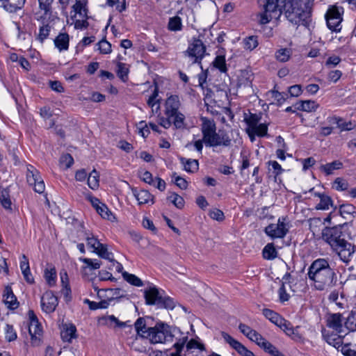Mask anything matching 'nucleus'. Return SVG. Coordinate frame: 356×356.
Listing matches in <instances>:
<instances>
[{
    "label": "nucleus",
    "mask_w": 356,
    "mask_h": 356,
    "mask_svg": "<svg viewBox=\"0 0 356 356\" xmlns=\"http://www.w3.org/2000/svg\"><path fill=\"white\" fill-rule=\"evenodd\" d=\"M259 122V118L258 115L255 114H252L248 119H246V122L248 125V129H252L255 126L258 124Z\"/></svg>",
    "instance_id": "obj_62"
},
{
    "label": "nucleus",
    "mask_w": 356,
    "mask_h": 356,
    "mask_svg": "<svg viewBox=\"0 0 356 356\" xmlns=\"http://www.w3.org/2000/svg\"><path fill=\"white\" fill-rule=\"evenodd\" d=\"M323 335L325 340L329 345L332 346L336 348L342 347L343 341L341 335H339L337 334H327L324 332H323Z\"/></svg>",
    "instance_id": "obj_23"
},
{
    "label": "nucleus",
    "mask_w": 356,
    "mask_h": 356,
    "mask_svg": "<svg viewBox=\"0 0 356 356\" xmlns=\"http://www.w3.org/2000/svg\"><path fill=\"white\" fill-rule=\"evenodd\" d=\"M172 117H168V116H166L165 118L163 116L159 115L158 116V122L163 128L169 129L172 124Z\"/></svg>",
    "instance_id": "obj_57"
},
{
    "label": "nucleus",
    "mask_w": 356,
    "mask_h": 356,
    "mask_svg": "<svg viewBox=\"0 0 356 356\" xmlns=\"http://www.w3.org/2000/svg\"><path fill=\"white\" fill-rule=\"evenodd\" d=\"M50 26L47 25L42 26L40 28L39 33L38 35L37 39L40 42H43V41L48 37L50 31Z\"/></svg>",
    "instance_id": "obj_54"
},
{
    "label": "nucleus",
    "mask_w": 356,
    "mask_h": 356,
    "mask_svg": "<svg viewBox=\"0 0 356 356\" xmlns=\"http://www.w3.org/2000/svg\"><path fill=\"white\" fill-rule=\"evenodd\" d=\"M58 305L57 297L52 291H47L41 298V307L46 313L53 312Z\"/></svg>",
    "instance_id": "obj_13"
},
{
    "label": "nucleus",
    "mask_w": 356,
    "mask_h": 356,
    "mask_svg": "<svg viewBox=\"0 0 356 356\" xmlns=\"http://www.w3.org/2000/svg\"><path fill=\"white\" fill-rule=\"evenodd\" d=\"M96 211L104 219L111 221H113L115 219L113 214L104 203H102Z\"/></svg>",
    "instance_id": "obj_32"
},
{
    "label": "nucleus",
    "mask_w": 356,
    "mask_h": 356,
    "mask_svg": "<svg viewBox=\"0 0 356 356\" xmlns=\"http://www.w3.org/2000/svg\"><path fill=\"white\" fill-rule=\"evenodd\" d=\"M181 164L184 167V170L189 172H194L198 169L199 163L195 159H186L185 158H180Z\"/></svg>",
    "instance_id": "obj_27"
},
{
    "label": "nucleus",
    "mask_w": 356,
    "mask_h": 356,
    "mask_svg": "<svg viewBox=\"0 0 356 356\" xmlns=\"http://www.w3.org/2000/svg\"><path fill=\"white\" fill-rule=\"evenodd\" d=\"M6 339L8 341H14L17 339V334L12 325L7 324L5 327Z\"/></svg>",
    "instance_id": "obj_55"
},
{
    "label": "nucleus",
    "mask_w": 356,
    "mask_h": 356,
    "mask_svg": "<svg viewBox=\"0 0 356 356\" xmlns=\"http://www.w3.org/2000/svg\"><path fill=\"white\" fill-rule=\"evenodd\" d=\"M159 96V90L157 87H155L152 94L149 97L147 103L149 107L152 108V112L153 113H157L160 110V99H158Z\"/></svg>",
    "instance_id": "obj_21"
},
{
    "label": "nucleus",
    "mask_w": 356,
    "mask_h": 356,
    "mask_svg": "<svg viewBox=\"0 0 356 356\" xmlns=\"http://www.w3.org/2000/svg\"><path fill=\"white\" fill-rule=\"evenodd\" d=\"M98 49L102 54H110L111 52V44L106 40H102L97 43Z\"/></svg>",
    "instance_id": "obj_53"
},
{
    "label": "nucleus",
    "mask_w": 356,
    "mask_h": 356,
    "mask_svg": "<svg viewBox=\"0 0 356 356\" xmlns=\"http://www.w3.org/2000/svg\"><path fill=\"white\" fill-rule=\"evenodd\" d=\"M343 8L337 6H331L325 14V19L328 29L334 32H339L341 29L342 15Z\"/></svg>",
    "instance_id": "obj_7"
},
{
    "label": "nucleus",
    "mask_w": 356,
    "mask_h": 356,
    "mask_svg": "<svg viewBox=\"0 0 356 356\" xmlns=\"http://www.w3.org/2000/svg\"><path fill=\"white\" fill-rule=\"evenodd\" d=\"M88 185L92 190H95L99 187V174L95 170H93L89 175Z\"/></svg>",
    "instance_id": "obj_36"
},
{
    "label": "nucleus",
    "mask_w": 356,
    "mask_h": 356,
    "mask_svg": "<svg viewBox=\"0 0 356 356\" xmlns=\"http://www.w3.org/2000/svg\"><path fill=\"white\" fill-rule=\"evenodd\" d=\"M341 350L346 356H356V344L351 343L343 344Z\"/></svg>",
    "instance_id": "obj_41"
},
{
    "label": "nucleus",
    "mask_w": 356,
    "mask_h": 356,
    "mask_svg": "<svg viewBox=\"0 0 356 356\" xmlns=\"http://www.w3.org/2000/svg\"><path fill=\"white\" fill-rule=\"evenodd\" d=\"M209 216L216 220L222 221L225 218L223 212L218 209H213L209 211Z\"/></svg>",
    "instance_id": "obj_60"
},
{
    "label": "nucleus",
    "mask_w": 356,
    "mask_h": 356,
    "mask_svg": "<svg viewBox=\"0 0 356 356\" xmlns=\"http://www.w3.org/2000/svg\"><path fill=\"white\" fill-rule=\"evenodd\" d=\"M280 329H282L288 336H292V333H293V327L291 325V323L282 318V321L280 324L277 325Z\"/></svg>",
    "instance_id": "obj_52"
},
{
    "label": "nucleus",
    "mask_w": 356,
    "mask_h": 356,
    "mask_svg": "<svg viewBox=\"0 0 356 356\" xmlns=\"http://www.w3.org/2000/svg\"><path fill=\"white\" fill-rule=\"evenodd\" d=\"M144 296L146 303L151 305H159L162 297L159 289L155 286L146 289L144 292Z\"/></svg>",
    "instance_id": "obj_18"
},
{
    "label": "nucleus",
    "mask_w": 356,
    "mask_h": 356,
    "mask_svg": "<svg viewBox=\"0 0 356 356\" xmlns=\"http://www.w3.org/2000/svg\"><path fill=\"white\" fill-rule=\"evenodd\" d=\"M168 199L170 200L173 204L178 209H181L184 205V200L182 197L175 193H172Z\"/></svg>",
    "instance_id": "obj_48"
},
{
    "label": "nucleus",
    "mask_w": 356,
    "mask_h": 356,
    "mask_svg": "<svg viewBox=\"0 0 356 356\" xmlns=\"http://www.w3.org/2000/svg\"><path fill=\"white\" fill-rule=\"evenodd\" d=\"M172 117H168V116H166L165 118L163 116L159 115L158 116V122L163 128L169 129L172 124Z\"/></svg>",
    "instance_id": "obj_58"
},
{
    "label": "nucleus",
    "mask_w": 356,
    "mask_h": 356,
    "mask_svg": "<svg viewBox=\"0 0 356 356\" xmlns=\"http://www.w3.org/2000/svg\"><path fill=\"white\" fill-rule=\"evenodd\" d=\"M118 67V76L120 78V79L125 82L128 79V73L129 69L125 63H119L117 65Z\"/></svg>",
    "instance_id": "obj_40"
},
{
    "label": "nucleus",
    "mask_w": 356,
    "mask_h": 356,
    "mask_svg": "<svg viewBox=\"0 0 356 356\" xmlns=\"http://www.w3.org/2000/svg\"><path fill=\"white\" fill-rule=\"evenodd\" d=\"M313 0H286L284 10L288 20L296 25L307 24Z\"/></svg>",
    "instance_id": "obj_4"
},
{
    "label": "nucleus",
    "mask_w": 356,
    "mask_h": 356,
    "mask_svg": "<svg viewBox=\"0 0 356 356\" xmlns=\"http://www.w3.org/2000/svg\"><path fill=\"white\" fill-rule=\"evenodd\" d=\"M123 278L131 284L136 286H141L143 285L142 280L135 275L130 274L127 272L122 273Z\"/></svg>",
    "instance_id": "obj_37"
},
{
    "label": "nucleus",
    "mask_w": 356,
    "mask_h": 356,
    "mask_svg": "<svg viewBox=\"0 0 356 356\" xmlns=\"http://www.w3.org/2000/svg\"><path fill=\"white\" fill-rule=\"evenodd\" d=\"M279 0H259L263 11L259 14V23L266 24L273 19H277L280 15V10L278 6Z\"/></svg>",
    "instance_id": "obj_6"
},
{
    "label": "nucleus",
    "mask_w": 356,
    "mask_h": 356,
    "mask_svg": "<svg viewBox=\"0 0 356 356\" xmlns=\"http://www.w3.org/2000/svg\"><path fill=\"white\" fill-rule=\"evenodd\" d=\"M181 106L179 98L177 95H170L165 100L164 107V113L168 117H172L173 115L179 113V109Z\"/></svg>",
    "instance_id": "obj_14"
},
{
    "label": "nucleus",
    "mask_w": 356,
    "mask_h": 356,
    "mask_svg": "<svg viewBox=\"0 0 356 356\" xmlns=\"http://www.w3.org/2000/svg\"><path fill=\"white\" fill-rule=\"evenodd\" d=\"M94 252L102 258L112 261L113 254L108 251L107 247L104 244L100 243L98 246H97V250Z\"/></svg>",
    "instance_id": "obj_33"
},
{
    "label": "nucleus",
    "mask_w": 356,
    "mask_h": 356,
    "mask_svg": "<svg viewBox=\"0 0 356 356\" xmlns=\"http://www.w3.org/2000/svg\"><path fill=\"white\" fill-rule=\"evenodd\" d=\"M254 342L271 356H285L281 352H280L275 346L264 339L260 334Z\"/></svg>",
    "instance_id": "obj_15"
},
{
    "label": "nucleus",
    "mask_w": 356,
    "mask_h": 356,
    "mask_svg": "<svg viewBox=\"0 0 356 356\" xmlns=\"http://www.w3.org/2000/svg\"><path fill=\"white\" fill-rule=\"evenodd\" d=\"M105 293L109 298H113V301L116 299L124 296L123 291L120 289H105Z\"/></svg>",
    "instance_id": "obj_51"
},
{
    "label": "nucleus",
    "mask_w": 356,
    "mask_h": 356,
    "mask_svg": "<svg viewBox=\"0 0 356 356\" xmlns=\"http://www.w3.org/2000/svg\"><path fill=\"white\" fill-rule=\"evenodd\" d=\"M205 50V46L202 40L195 39L193 42L189 44L185 54L192 59L193 63H199L204 56Z\"/></svg>",
    "instance_id": "obj_9"
},
{
    "label": "nucleus",
    "mask_w": 356,
    "mask_h": 356,
    "mask_svg": "<svg viewBox=\"0 0 356 356\" xmlns=\"http://www.w3.org/2000/svg\"><path fill=\"white\" fill-rule=\"evenodd\" d=\"M28 315L30 320L29 332L31 337L32 343L36 346L39 344L40 340V337L42 333L41 325L33 310H29Z\"/></svg>",
    "instance_id": "obj_10"
},
{
    "label": "nucleus",
    "mask_w": 356,
    "mask_h": 356,
    "mask_svg": "<svg viewBox=\"0 0 356 356\" xmlns=\"http://www.w3.org/2000/svg\"><path fill=\"white\" fill-rule=\"evenodd\" d=\"M81 260L87 265L86 267L83 268L82 272L83 275H86L88 270L98 269L101 266V262L96 259L93 260L91 259L83 258L81 259Z\"/></svg>",
    "instance_id": "obj_28"
},
{
    "label": "nucleus",
    "mask_w": 356,
    "mask_h": 356,
    "mask_svg": "<svg viewBox=\"0 0 356 356\" xmlns=\"http://www.w3.org/2000/svg\"><path fill=\"white\" fill-rule=\"evenodd\" d=\"M168 29L170 31H179L181 29V21L179 17H174L170 19Z\"/></svg>",
    "instance_id": "obj_44"
},
{
    "label": "nucleus",
    "mask_w": 356,
    "mask_h": 356,
    "mask_svg": "<svg viewBox=\"0 0 356 356\" xmlns=\"http://www.w3.org/2000/svg\"><path fill=\"white\" fill-rule=\"evenodd\" d=\"M98 323L102 326H107L112 328L125 327L127 322H122L118 320L115 316H103L98 319Z\"/></svg>",
    "instance_id": "obj_16"
},
{
    "label": "nucleus",
    "mask_w": 356,
    "mask_h": 356,
    "mask_svg": "<svg viewBox=\"0 0 356 356\" xmlns=\"http://www.w3.org/2000/svg\"><path fill=\"white\" fill-rule=\"evenodd\" d=\"M146 338L152 343H174L172 346L176 351L171 353V356H181L180 353L188 341L187 333H184L179 328L170 327L163 323H156L154 327H148Z\"/></svg>",
    "instance_id": "obj_1"
},
{
    "label": "nucleus",
    "mask_w": 356,
    "mask_h": 356,
    "mask_svg": "<svg viewBox=\"0 0 356 356\" xmlns=\"http://www.w3.org/2000/svg\"><path fill=\"white\" fill-rule=\"evenodd\" d=\"M341 75L342 73L340 70H332L329 72L327 79L330 81L335 83L341 78Z\"/></svg>",
    "instance_id": "obj_64"
},
{
    "label": "nucleus",
    "mask_w": 356,
    "mask_h": 356,
    "mask_svg": "<svg viewBox=\"0 0 356 356\" xmlns=\"http://www.w3.org/2000/svg\"><path fill=\"white\" fill-rule=\"evenodd\" d=\"M263 314L265 317L269 319L272 323H275L276 325L277 324H280L282 321V318L274 311L269 309H263Z\"/></svg>",
    "instance_id": "obj_30"
},
{
    "label": "nucleus",
    "mask_w": 356,
    "mask_h": 356,
    "mask_svg": "<svg viewBox=\"0 0 356 356\" xmlns=\"http://www.w3.org/2000/svg\"><path fill=\"white\" fill-rule=\"evenodd\" d=\"M158 306L168 309H172L175 306V302L170 297L162 296Z\"/></svg>",
    "instance_id": "obj_50"
},
{
    "label": "nucleus",
    "mask_w": 356,
    "mask_h": 356,
    "mask_svg": "<svg viewBox=\"0 0 356 356\" xmlns=\"http://www.w3.org/2000/svg\"><path fill=\"white\" fill-rule=\"evenodd\" d=\"M0 202L5 209H10L12 202L8 185H6V188H0Z\"/></svg>",
    "instance_id": "obj_24"
},
{
    "label": "nucleus",
    "mask_w": 356,
    "mask_h": 356,
    "mask_svg": "<svg viewBox=\"0 0 356 356\" xmlns=\"http://www.w3.org/2000/svg\"><path fill=\"white\" fill-rule=\"evenodd\" d=\"M258 44L257 36H249L244 40L245 48L247 49L252 50L258 46Z\"/></svg>",
    "instance_id": "obj_43"
},
{
    "label": "nucleus",
    "mask_w": 356,
    "mask_h": 356,
    "mask_svg": "<svg viewBox=\"0 0 356 356\" xmlns=\"http://www.w3.org/2000/svg\"><path fill=\"white\" fill-rule=\"evenodd\" d=\"M76 327L73 325L63 326L60 332L61 338L64 341L70 342L72 339L76 338Z\"/></svg>",
    "instance_id": "obj_22"
},
{
    "label": "nucleus",
    "mask_w": 356,
    "mask_h": 356,
    "mask_svg": "<svg viewBox=\"0 0 356 356\" xmlns=\"http://www.w3.org/2000/svg\"><path fill=\"white\" fill-rule=\"evenodd\" d=\"M3 296V302L8 309H15L19 307V302L10 286H6Z\"/></svg>",
    "instance_id": "obj_19"
},
{
    "label": "nucleus",
    "mask_w": 356,
    "mask_h": 356,
    "mask_svg": "<svg viewBox=\"0 0 356 356\" xmlns=\"http://www.w3.org/2000/svg\"><path fill=\"white\" fill-rule=\"evenodd\" d=\"M201 121L202 140L206 146L217 147L222 145L228 147L231 145L232 140L227 134H220L216 132V126L213 120L202 117Z\"/></svg>",
    "instance_id": "obj_5"
},
{
    "label": "nucleus",
    "mask_w": 356,
    "mask_h": 356,
    "mask_svg": "<svg viewBox=\"0 0 356 356\" xmlns=\"http://www.w3.org/2000/svg\"><path fill=\"white\" fill-rule=\"evenodd\" d=\"M268 127L264 123L257 124L252 129H247V133L249 137H251V134H255L259 137H263L267 134Z\"/></svg>",
    "instance_id": "obj_29"
},
{
    "label": "nucleus",
    "mask_w": 356,
    "mask_h": 356,
    "mask_svg": "<svg viewBox=\"0 0 356 356\" xmlns=\"http://www.w3.org/2000/svg\"><path fill=\"white\" fill-rule=\"evenodd\" d=\"M56 47L60 50H67L69 46V36L67 33L59 34L54 40Z\"/></svg>",
    "instance_id": "obj_25"
},
{
    "label": "nucleus",
    "mask_w": 356,
    "mask_h": 356,
    "mask_svg": "<svg viewBox=\"0 0 356 356\" xmlns=\"http://www.w3.org/2000/svg\"><path fill=\"white\" fill-rule=\"evenodd\" d=\"M132 193L139 204H147L149 202L154 203V196L147 190L138 191L136 188H132Z\"/></svg>",
    "instance_id": "obj_20"
},
{
    "label": "nucleus",
    "mask_w": 356,
    "mask_h": 356,
    "mask_svg": "<svg viewBox=\"0 0 356 356\" xmlns=\"http://www.w3.org/2000/svg\"><path fill=\"white\" fill-rule=\"evenodd\" d=\"M213 63L214 67L219 69L221 72H225L227 71L225 58L223 56H216Z\"/></svg>",
    "instance_id": "obj_46"
},
{
    "label": "nucleus",
    "mask_w": 356,
    "mask_h": 356,
    "mask_svg": "<svg viewBox=\"0 0 356 356\" xmlns=\"http://www.w3.org/2000/svg\"><path fill=\"white\" fill-rule=\"evenodd\" d=\"M263 257L266 259H274L277 257V251L273 243H268L263 250Z\"/></svg>",
    "instance_id": "obj_31"
},
{
    "label": "nucleus",
    "mask_w": 356,
    "mask_h": 356,
    "mask_svg": "<svg viewBox=\"0 0 356 356\" xmlns=\"http://www.w3.org/2000/svg\"><path fill=\"white\" fill-rule=\"evenodd\" d=\"M172 124L176 129H184L185 127V116L181 112L177 113L173 115L172 118Z\"/></svg>",
    "instance_id": "obj_38"
},
{
    "label": "nucleus",
    "mask_w": 356,
    "mask_h": 356,
    "mask_svg": "<svg viewBox=\"0 0 356 356\" xmlns=\"http://www.w3.org/2000/svg\"><path fill=\"white\" fill-rule=\"evenodd\" d=\"M221 335L224 340L241 356H254V354L251 350H248L241 343L234 339L227 333L222 332Z\"/></svg>",
    "instance_id": "obj_12"
},
{
    "label": "nucleus",
    "mask_w": 356,
    "mask_h": 356,
    "mask_svg": "<svg viewBox=\"0 0 356 356\" xmlns=\"http://www.w3.org/2000/svg\"><path fill=\"white\" fill-rule=\"evenodd\" d=\"M334 186L336 190L340 191H346L349 187L348 182L346 179L341 177H337L334 180Z\"/></svg>",
    "instance_id": "obj_49"
},
{
    "label": "nucleus",
    "mask_w": 356,
    "mask_h": 356,
    "mask_svg": "<svg viewBox=\"0 0 356 356\" xmlns=\"http://www.w3.org/2000/svg\"><path fill=\"white\" fill-rule=\"evenodd\" d=\"M322 238L341 260L345 263L350 261L355 253V246L346 241L341 227H325L322 232Z\"/></svg>",
    "instance_id": "obj_2"
},
{
    "label": "nucleus",
    "mask_w": 356,
    "mask_h": 356,
    "mask_svg": "<svg viewBox=\"0 0 356 356\" xmlns=\"http://www.w3.org/2000/svg\"><path fill=\"white\" fill-rule=\"evenodd\" d=\"M284 218H279L277 224H270L265 228L266 234L272 238H283L288 232Z\"/></svg>",
    "instance_id": "obj_11"
},
{
    "label": "nucleus",
    "mask_w": 356,
    "mask_h": 356,
    "mask_svg": "<svg viewBox=\"0 0 356 356\" xmlns=\"http://www.w3.org/2000/svg\"><path fill=\"white\" fill-rule=\"evenodd\" d=\"M338 127L339 129H341V131H350L356 127V124L355 122H343L340 120L338 122Z\"/></svg>",
    "instance_id": "obj_56"
},
{
    "label": "nucleus",
    "mask_w": 356,
    "mask_h": 356,
    "mask_svg": "<svg viewBox=\"0 0 356 356\" xmlns=\"http://www.w3.org/2000/svg\"><path fill=\"white\" fill-rule=\"evenodd\" d=\"M342 166V163L339 161H334L333 162L321 165L320 170L325 172L326 175H332L335 170L340 169Z\"/></svg>",
    "instance_id": "obj_26"
},
{
    "label": "nucleus",
    "mask_w": 356,
    "mask_h": 356,
    "mask_svg": "<svg viewBox=\"0 0 356 356\" xmlns=\"http://www.w3.org/2000/svg\"><path fill=\"white\" fill-rule=\"evenodd\" d=\"M26 168L27 182L31 186H33L36 193H42L44 191L45 186L38 170L31 165H28Z\"/></svg>",
    "instance_id": "obj_8"
},
{
    "label": "nucleus",
    "mask_w": 356,
    "mask_h": 356,
    "mask_svg": "<svg viewBox=\"0 0 356 356\" xmlns=\"http://www.w3.org/2000/svg\"><path fill=\"white\" fill-rule=\"evenodd\" d=\"M307 275L314 282V287L320 291L331 289L337 282L334 270L324 259H318L313 261L308 269Z\"/></svg>",
    "instance_id": "obj_3"
},
{
    "label": "nucleus",
    "mask_w": 356,
    "mask_h": 356,
    "mask_svg": "<svg viewBox=\"0 0 356 356\" xmlns=\"http://www.w3.org/2000/svg\"><path fill=\"white\" fill-rule=\"evenodd\" d=\"M291 51L290 49L284 48L277 50L275 53V58L278 61L284 63L289 60Z\"/></svg>",
    "instance_id": "obj_35"
},
{
    "label": "nucleus",
    "mask_w": 356,
    "mask_h": 356,
    "mask_svg": "<svg viewBox=\"0 0 356 356\" xmlns=\"http://www.w3.org/2000/svg\"><path fill=\"white\" fill-rule=\"evenodd\" d=\"M318 107V104L312 100H305L304 101V111L305 112H312L315 111L316 108Z\"/></svg>",
    "instance_id": "obj_61"
},
{
    "label": "nucleus",
    "mask_w": 356,
    "mask_h": 356,
    "mask_svg": "<svg viewBox=\"0 0 356 356\" xmlns=\"http://www.w3.org/2000/svg\"><path fill=\"white\" fill-rule=\"evenodd\" d=\"M320 197V202L317 204V209L326 210L329 209L332 203L331 198L327 195H318Z\"/></svg>",
    "instance_id": "obj_42"
},
{
    "label": "nucleus",
    "mask_w": 356,
    "mask_h": 356,
    "mask_svg": "<svg viewBox=\"0 0 356 356\" xmlns=\"http://www.w3.org/2000/svg\"><path fill=\"white\" fill-rule=\"evenodd\" d=\"M60 164L65 169L69 168L74 163V159L70 154H65L60 158Z\"/></svg>",
    "instance_id": "obj_47"
},
{
    "label": "nucleus",
    "mask_w": 356,
    "mask_h": 356,
    "mask_svg": "<svg viewBox=\"0 0 356 356\" xmlns=\"http://www.w3.org/2000/svg\"><path fill=\"white\" fill-rule=\"evenodd\" d=\"M272 97L277 102L278 104H282L286 100V95L284 93H281L277 90L270 91Z\"/></svg>",
    "instance_id": "obj_63"
},
{
    "label": "nucleus",
    "mask_w": 356,
    "mask_h": 356,
    "mask_svg": "<svg viewBox=\"0 0 356 356\" xmlns=\"http://www.w3.org/2000/svg\"><path fill=\"white\" fill-rule=\"evenodd\" d=\"M44 278L49 286H53L56 284V271L55 268L45 269Z\"/></svg>",
    "instance_id": "obj_39"
},
{
    "label": "nucleus",
    "mask_w": 356,
    "mask_h": 356,
    "mask_svg": "<svg viewBox=\"0 0 356 356\" xmlns=\"http://www.w3.org/2000/svg\"><path fill=\"white\" fill-rule=\"evenodd\" d=\"M327 326L333 329L337 333H341L343 327V319L341 314H332L327 317Z\"/></svg>",
    "instance_id": "obj_17"
},
{
    "label": "nucleus",
    "mask_w": 356,
    "mask_h": 356,
    "mask_svg": "<svg viewBox=\"0 0 356 356\" xmlns=\"http://www.w3.org/2000/svg\"><path fill=\"white\" fill-rule=\"evenodd\" d=\"M268 166H271L273 168V173L276 178L277 176L282 174L283 169L281 165L276 161H269L268 162Z\"/></svg>",
    "instance_id": "obj_59"
},
{
    "label": "nucleus",
    "mask_w": 356,
    "mask_h": 356,
    "mask_svg": "<svg viewBox=\"0 0 356 356\" xmlns=\"http://www.w3.org/2000/svg\"><path fill=\"white\" fill-rule=\"evenodd\" d=\"M135 329L138 334L143 337L147 335L148 327H146L145 323L143 318H139L135 323Z\"/></svg>",
    "instance_id": "obj_34"
},
{
    "label": "nucleus",
    "mask_w": 356,
    "mask_h": 356,
    "mask_svg": "<svg viewBox=\"0 0 356 356\" xmlns=\"http://www.w3.org/2000/svg\"><path fill=\"white\" fill-rule=\"evenodd\" d=\"M0 180L1 181V186L0 188H6V185L10 186L13 181L10 173L7 170H1L0 172Z\"/></svg>",
    "instance_id": "obj_45"
}]
</instances>
